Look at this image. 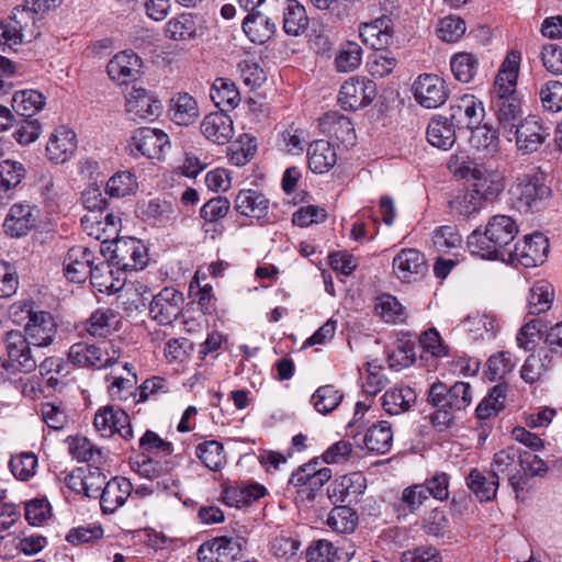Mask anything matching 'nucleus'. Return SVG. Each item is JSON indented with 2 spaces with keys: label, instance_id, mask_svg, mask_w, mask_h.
I'll list each match as a JSON object with an SVG mask.
<instances>
[{
  "label": "nucleus",
  "instance_id": "f257e3e1",
  "mask_svg": "<svg viewBox=\"0 0 562 562\" xmlns=\"http://www.w3.org/2000/svg\"><path fill=\"white\" fill-rule=\"evenodd\" d=\"M519 229L515 220L507 215H495L487 222L484 232L473 231L467 240L471 254L484 259L508 256L512 243Z\"/></svg>",
  "mask_w": 562,
  "mask_h": 562
},
{
  "label": "nucleus",
  "instance_id": "f03ea898",
  "mask_svg": "<svg viewBox=\"0 0 562 562\" xmlns=\"http://www.w3.org/2000/svg\"><path fill=\"white\" fill-rule=\"evenodd\" d=\"M510 191L519 207L526 212L540 210L551 195V189L546 184V173L540 167H532L517 175Z\"/></svg>",
  "mask_w": 562,
  "mask_h": 562
},
{
  "label": "nucleus",
  "instance_id": "7ed1b4c3",
  "mask_svg": "<svg viewBox=\"0 0 562 562\" xmlns=\"http://www.w3.org/2000/svg\"><path fill=\"white\" fill-rule=\"evenodd\" d=\"M103 256L111 252V263L122 271H137L147 266L148 255L146 246L136 238L125 237L111 240L105 247L100 246Z\"/></svg>",
  "mask_w": 562,
  "mask_h": 562
},
{
  "label": "nucleus",
  "instance_id": "20e7f679",
  "mask_svg": "<svg viewBox=\"0 0 562 562\" xmlns=\"http://www.w3.org/2000/svg\"><path fill=\"white\" fill-rule=\"evenodd\" d=\"M5 349L8 360L0 358V382L7 380L10 373H30L37 368V360L29 348L22 331L11 330L7 333Z\"/></svg>",
  "mask_w": 562,
  "mask_h": 562
},
{
  "label": "nucleus",
  "instance_id": "39448f33",
  "mask_svg": "<svg viewBox=\"0 0 562 562\" xmlns=\"http://www.w3.org/2000/svg\"><path fill=\"white\" fill-rule=\"evenodd\" d=\"M138 443L144 453H151L165 459L161 462L155 460L154 457H146L142 462H138V471L142 474L153 477L171 471L173 463L166 459L170 458L173 452L171 442L164 440L153 430H146Z\"/></svg>",
  "mask_w": 562,
  "mask_h": 562
},
{
  "label": "nucleus",
  "instance_id": "423d86ee",
  "mask_svg": "<svg viewBox=\"0 0 562 562\" xmlns=\"http://www.w3.org/2000/svg\"><path fill=\"white\" fill-rule=\"evenodd\" d=\"M67 357L75 367L101 370L116 363L120 352L109 342L80 341L70 346Z\"/></svg>",
  "mask_w": 562,
  "mask_h": 562
},
{
  "label": "nucleus",
  "instance_id": "0eeeda50",
  "mask_svg": "<svg viewBox=\"0 0 562 562\" xmlns=\"http://www.w3.org/2000/svg\"><path fill=\"white\" fill-rule=\"evenodd\" d=\"M428 402L446 414L465 409L472 403V387L468 382H456L448 386L443 382H435L428 391Z\"/></svg>",
  "mask_w": 562,
  "mask_h": 562
},
{
  "label": "nucleus",
  "instance_id": "6e6552de",
  "mask_svg": "<svg viewBox=\"0 0 562 562\" xmlns=\"http://www.w3.org/2000/svg\"><path fill=\"white\" fill-rule=\"evenodd\" d=\"M375 95L374 81L368 78L352 77L341 86L338 102L344 110L356 111L370 104Z\"/></svg>",
  "mask_w": 562,
  "mask_h": 562
},
{
  "label": "nucleus",
  "instance_id": "1a4fd4ad",
  "mask_svg": "<svg viewBox=\"0 0 562 562\" xmlns=\"http://www.w3.org/2000/svg\"><path fill=\"white\" fill-rule=\"evenodd\" d=\"M183 302L180 291L166 286L154 295L149 304V315L159 325H170L181 315Z\"/></svg>",
  "mask_w": 562,
  "mask_h": 562
},
{
  "label": "nucleus",
  "instance_id": "9d476101",
  "mask_svg": "<svg viewBox=\"0 0 562 562\" xmlns=\"http://www.w3.org/2000/svg\"><path fill=\"white\" fill-rule=\"evenodd\" d=\"M169 145V136L164 131L139 127L133 133L128 146L134 156L140 155L149 159H160L165 148Z\"/></svg>",
  "mask_w": 562,
  "mask_h": 562
},
{
  "label": "nucleus",
  "instance_id": "9b49d317",
  "mask_svg": "<svg viewBox=\"0 0 562 562\" xmlns=\"http://www.w3.org/2000/svg\"><path fill=\"white\" fill-rule=\"evenodd\" d=\"M93 425L102 437L119 434L124 440L128 441L134 436L130 416L125 411L114 405L100 408L94 415Z\"/></svg>",
  "mask_w": 562,
  "mask_h": 562
},
{
  "label": "nucleus",
  "instance_id": "f8f14e48",
  "mask_svg": "<svg viewBox=\"0 0 562 562\" xmlns=\"http://www.w3.org/2000/svg\"><path fill=\"white\" fill-rule=\"evenodd\" d=\"M548 252V238L542 233H533L525 236L524 240L515 244L508 256L519 265L531 268L543 263Z\"/></svg>",
  "mask_w": 562,
  "mask_h": 562
},
{
  "label": "nucleus",
  "instance_id": "ddd939ff",
  "mask_svg": "<svg viewBox=\"0 0 562 562\" xmlns=\"http://www.w3.org/2000/svg\"><path fill=\"white\" fill-rule=\"evenodd\" d=\"M125 106L130 119L156 120L161 113V102L156 95L144 88L132 87L125 94Z\"/></svg>",
  "mask_w": 562,
  "mask_h": 562
},
{
  "label": "nucleus",
  "instance_id": "4468645a",
  "mask_svg": "<svg viewBox=\"0 0 562 562\" xmlns=\"http://www.w3.org/2000/svg\"><path fill=\"white\" fill-rule=\"evenodd\" d=\"M449 120L458 130H472L484 119L483 103L472 94H464L450 104Z\"/></svg>",
  "mask_w": 562,
  "mask_h": 562
},
{
  "label": "nucleus",
  "instance_id": "2eb2a0df",
  "mask_svg": "<svg viewBox=\"0 0 562 562\" xmlns=\"http://www.w3.org/2000/svg\"><path fill=\"white\" fill-rule=\"evenodd\" d=\"M99 258L86 246L77 245L68 249L64 258V274L74 283L85 282Z\"/></svg>",
  "mask_w": 562,
  "mask_h": 562
},
{
  "label": "nucleus",
  "instance_id": "dca6fc26",
  "mask_svg": "<svg viewBox=\"0 0 562 562\" xmlns=\"http://www.w3.org/2000/svg\"><path fill=\"white\" fill-rule=\"evenodd\" d=\"M514 136L517 149L524 154L537 151L547 138L546 128L536 120L529 116L520 120L513 132H506V137L512 140Z\"/></svg>",
  "mask_w": 562,
  "mask_h": 562
},
{
  "label": "nucleus",
  "instance_id": "f3484780",
  "mask_svg": "<svg viewBox=\"0 0 562 562\" xmlns=\"http://www.w3.org/2000/svg\"><path fill=\"white\" fill-rule=\"evenodd\" d=\"M57 323L54 316L46 311L38 310L36 314L31 317V322L25 325L24 338L29 344L34 347H48L55 340L57 334Z\"/></svg>",
  "mask_w": 562,
  "mask_h": 562
},
{
  "label": "nucleus",
  "instance_id": "a211bd4d",
  "mask_svg": "<svg viewBox=\"0 0 562 562\" xmlns=\"http://www.w3.org/2000/svg\"><path fill=\"white\" fill-rule=\"evenodd\" d=\"M415 100L426 109H436L448 98L446 83L437 75H420L413 86Z\"/></svg>",
  "mask_w": 562,
  "mask_h": 562
},
{
  "label": "nucleus",
  "instance_id": "6ab92c4d",
  "mask_svg": "<svg viewBox=\"0 0 562 562\" xmlns=\"http://www.w3.org/2000/svg\"><path fill=\"white\" fill-rule=\"evenodd\" d=\"M40 211L34 205L15 203L7 214L3 228L11 237H22L30 233L37 224Z\"/></svg>",
  "mask_w": 562,
  "mask_h": 562
},
{
  "label": "nucleus",
  "instance_id": "aec40b11",
  "mask_svg": "<svg viewBox=\"0 0 562 562\" xmlns=\"http://www.w3.org/2000/svg\"><path fill=\"white\" fill-rule=\"evenodd\" d=\"M393 271L403 282H414L427 271L425 256L415 248H404L393 258Z\"/></svg>",
  "mask_w": 562,
  "mask_h": 562
},
{
  "label": "nucleus",
  "instance_id": "412c9836",
  "mask_svg": "<svg viewBox=\"0 0 562 562\" xmlns=\"http://www.w3.org/2000/svg\"><path fill=\"white\" fill-rule=\"evenodd\" d=\"M33 24L30 12L15 7L8 20L0 21V49H13L22 42L23 31Z\"/></svg>",
  "mask_w": 562,
  "mask_h": 562
},
{
  "label": "nucleus",
  "instance_id": "4be33fe9",
  "mask_svg": "<svg viewBox=\"0 0 562 562\" xmlns=\"http://www.w3.org/2000/svg\"><path fill=\"white\" fill-rule=\"evenodd\" d=\"M77 149L76 133L61 125L50 134L45 151L47 159L56 165L67 162Z\"/></svg>",
  "mask_w": 562,
  "mask_h": 562
},
{
  "label": "nucleus",
  "instance_id": "5701e85b",
  "mask_svg": "<svg viewBox=\"0 0 562 562\" xmlns=\"http://www.w3.org/2000/svg\"><path fill=\"white\" fill-rule=\"evenodd\" d=\"M367 488V480L361 472H352L336 479L328 488L334 503H357Z\"/></svg>",
  "mask_w": 562,
  "mask_h": 562
},
{
  "label": "nucleus",
  "instance_id": "b1692460",
  "mask_svg": "<svg viewBox=\"0 0 562 562\" xmlns=\"http://www.w3.org/2000/svg\"><path fill=\"white\" fill-rule=\"evenodd\" d=\"M81 225L88 235L102 240L101 246L104 247L117 235L121 220L106 210L100 214H86L81 218Z\"/></svg>",
  "mask_w": 562,
  "mask_h": 562
},
{
  "label": "nucleus",
  "instance_id": "393cba45",
  "mask_svg": "<svg viewBox=\"0 0 562 562\" xmlns=\"http://www.w3.org/2000/svg\"><path fill=\"white\" fill-rule=\"evenodd\" d=\"M318 126L323 134L334 138L345 147L356 144L357 137L351 121L338 112L325 113L319 119Z\"/></svg>",
  "mask_w": 562,
  "mask_h": 562
},
{
  "label": "nucleus",
  "instance_id": "a878e982",
  "mask_svg": "<svg viewBox=\"0 0 562 562\" xmlns=\"http://www.w3.org/2000/svg\"><path fill=\"white\" fill-rule=\"evenodd\" d=\"M519 54L514 52L508 54L495 77L491 98L518 97L516 87L519 71Z\"/></svg>",
  "mask_w": 562,
  "mask_h": 562
},
{
  "label": "nucleus",
  "instance_id": "bb28decb",
  "mask_svg": "<svg viewBox=\"0 0 562 562\" xmlns=\"http://www.w3.org/2000/svg\"><path fill=\"white\" fill-rule=\"evenodd\" d=\"M234 207L243 216L269 222V199L260 191L247 189L240 190L235 200Z\"/></svg>",
  "mask_w": 562,
  "mask_h": 562
},
{
  "label": "nucleus",
  "instance_id": "cd10ccee",
  "mask_svg": "<svg viewBox=\"0 0 562 562\" xmlns=\"http://www.w3.org/2000/svg\"><path fill=\"white\" fill-rule=\"evenodd\" d=\"M133 491L130 480L122 476L112 477L102 488L100 507L103 514H113L122 507Z\"/></svg>",
  "mask_w": 562,
  "mask_h": 562
},
{
  "label": "nucleus",
  "instance_id": "c85d7f7f",
  "mask_svg": "<svg viewBox=\"0 0 562 562\" xmlns=\"http://www.w3.org/2000/svg\"><path fill=\"white\" fill-rule=\"evenodd\" d=\"M356 443L360 448H366L370 452L384 454L389 452L393 445V432L391 424L381 420L371 425L366 434L358 438L355 437Z\"/></svg>",
  "mask_w": 562,
  "mask_h": 562
},
{
  "label": "nucleus",
  "instance_id": "c756f323",
  "mask_svg": "<svg viewBox=\"0 0 562 562\" xmlns=\"http://www.w3.org/2000/svg\"><path fill=\"white\" fill-rule=\"evenodd\" d=\"M202 134L212 143L224 145L234 135L233 120L224 111L212 112L201 122Z\"/></svg>",
  "mask_w": 562,
  "mask_h": 562
},
{
  "label": "nucleus",
  "instance_id": "7c9ffc66",
  "mask_svg": "<svg viewBox=\"0 0 562 562\" xmlns=\"http://www.w3.org/2000/svg\"><path fill=\"white\" fill-rule=\"evenodd\" d=\"M142 66L140 58L135 53L121 52L108 64L109 77L120 85H126L137 78Z\"/></svg>",
  "mask_w": 562,
  "mask_h": 562
},
{
  "label": "nucleus",
  "instance_id": "2f4dec72",
  "mask_svg": "<svg viewBox=\"0 0 562 562\" xmlns=\"http://www.w3.org/2000/svg\"><path fill=\"white\" fill-rule=\"evenodd\" d=\"M471 190L484 203L495 200L504 190V179L502 176L487 172L480 169H473L471 172Z\"/></svg>",
  "mask_w": 562,
  "mask_h": 562
},
{
  "label": "nucleus",
  "instance_id": "473e14b6",
  "mask_svg": "<svg viewBox=\"0 0 562 562\" xmlns=\"http://www.w3.org/2000/svg\"><path fill=\"white\" fill-rule=\"evenodd\" d=\"M491 104L499 127L505 133L513 132L522 114L520 98H491Z\"/></svg>",
  "mask_w": 562,
  "mask_h": 562
},
{
  "label": "nucleus",
  "instance_id": "72a5a7b5",
  "mask_svg": "<svg viewBox=\"0 0 562 562\" xmlns=\"http://www.w3.org/2000/svg\"><path fill=\"white\" fill-rule=\"evenodd\" d=\"M469 490L480 502H491L496 497L499 487V476L472 469L465 477Z\"/></svg>",
  "mask_w": 562,
  "mask_h": 562
},
{
  "label": "nucleus",
  "instance_id": "f704fd0d",
  "mask_svg": "<svg viewBox=\"0 0 562 562\" xmlns=\"http://www.w3.org/2000/svg\"><path fill=\"white\" fill-rule=\"evenodd\" d=\"M267 490L263 485L251 483L225 487L221 499L228 506L241 508L265 496Z\"/></svg>",
  "mask_w": 562,
  "mask_h": 562
},
{
  "label": "nucleus",
  "instance_id": "c9c22d12",
  "mask_svg": "<svg viewBox=\"0 0 562 562\" xmlns=\"http://www.w3.org/2000/svg\"><path fill=\"white\" fill-rule=\"evenodd\" d=\"M461 326L474 341L479 339L491 340L499 329L497 318L491 314L470 315L462 321Z\"/></svg>",
  "mask_w": 562,
  "mask_h": 562
},
{
  "label": "nucleus",
  "instance_id": "e433bc0d",
  "mask_svg": "<svg viewBox=\"0 0 562 562\" xmlns=\"http://www.w3.org/2000/svg\"><path fill=\"white\" fill-rule=\"evenodd\" d=\"M337 156L329 142L324 139L314 140L307 149L308 168L314 173H325L336 164Z\"/></svg>",
  "mask_w": 562,
  "mask_h": 562
},
{
  "label": "nucleus",
  "instance_id": "4c0bfd02",
  "mask_svg": "<svg viewBox=\"0 0 562 562\" xmlns=\"http://www.w3.org/2000/svg\"><path fill=\"white\" fill-rule=\"evenodd\" d=\"M112 266L110 259H102L92 267L89 279L91 285L101 293H115L124 285V281L115 277Z\"/></svg>",
  "mask_w": 562,
  "mask_h": 562
},
{
  "label": "nucleus",
  "instance_id": "58836bf2",
  "mask_svg": "<svg viewBox=\"0 0 562 562\" xmlns=\"http://www.w3.org/2000/svg\"><path fill=\"white\" fill-rule=\"evenodd\" d=\"M417 395L409 386H394L382 396V406L389 415H400L416 404Z\"/></svg>",
  "mask_w": 562,
  "mask_h": 562
},
{
  "label": "nucleus",
  "instance_id": "ea45409f",
  "mask_svg": "<svg viewBox=\"0 0 562 562\" xmlns=\"http://www.w3.org/2000/svg\"><path fill=\"white\" fill-rule=\"evenodd\" d=\"M210 98L220 111H231L240 101L236 85L227 78H216L211 87Z\"/></svg>",
  "mask_w": 562,
  "mask_h": 562
},
{
  "label": "nucleus",
  "instance_id": "a19ab883",
  "mask_svg": "<svg viewBox=\"0 0 562 562\" xmlns=\"http://www.w3.org/2000/svg\"><path fill=\"white\" fill-rule=\"evenodd\" d=\"M456 128L449 117H434L427 127V139L435 147L449 149L456 142Z\"/></svg>",
  "mask_w": 562,
  "mask_h": 562
},
{
  "label": "nucleus",
  "instance_id": "79ce46f5",
  "mask_svg": "<svg viewBox=\"0 0 562 562\" xmlns=\"http://www.w3.org/2000/svg\"><path fill=\"white\" fill-rule=\"evenodd\" d=\"M243 30L252 43L263 44L273 35L276 25L260 12H249L243 21Z\"/></svg>",
  "mask_w": 562,
  "mask_h": 562
},
{
  "label": "nucleus",
  "instance_id": "37998d69",
  "mask_svg": "<svg viewBox=\"0 0 562 562\" xmlns=\"http://www.w3.org/2000/svg\"><path fill=\"white\" fill-rule=\"evenodd\" d=\"M117 313L111 308H98L86 322V330L93 337H108L117 329Z\"/></svg>",
  "mask_w": 562,
  "mask_h": 562
},
{
  "label": "nucleus",
  "instance_id": "c03bdc74",
  "mask_svg": "<svg viewBox=\"0 0 562 562\" xmlns=\"http://www.w3.org/2000/svg\"><path fill=\"white\" fill-rule=\"evenodd\" d=\"M551 362L552 357L548 350L540 349L537 353H531L521 367V379L529 384L540 381L549 371Z\"/></svg>",
  "mask_w": 562,
  "mask_h": 562
},
{
  "label": "nucleus",
  "instance_id": "a18cd8bd",
  "mask_svg": "<svg viewBox=\"0 0 562 562\" xmlns=\"http://www.w3.org/2000/svg\"><path fill=\"white\" fill-rule=\"evenodd\" d=\"M46 98L37 90L16 91L12 98V106L16 114L23 117H32L45 105Z\"/></svg>",
  "mask_w": 562,
  "mask_h": 562
},
{
  "label": "nucleus",
  "instance_id": "49530a36",
  "mask_svg": "<svg viewBox=\"0 0 562 562\" xmlns=\"http://www.w3.org/2000/svg\"><path fill=\"white\" fill-rule=\"evenodd\" d=\"M172 121L178 125H190L199 116L196 101L187 92L178 93L171 99Z\"/></svg>",
  "mask_w": 562,
  "mask_h": 562
},
{
  "label": "nucleus",
  "instance_id": "de8ad7c7",
  "mask_svg": "<svg viewBox=\"0 0 562 562\" xmlns=\"http://www.w3.org/2000/svg\"><path fill=\"white\" fill-rule=\"evenodd\" d=\"M553 288L547 281H537L529 290L527 310L530 315H538L547 312L553 301Z\"/></svg>",
  "mask_w": 562,
  "mask_h": 562
},
{
  "label": "nucleus",
  "instance_id": "09e8293b",
  "mask_svg": "<svg viewBox=\"0 0 562 562\" xmlns=\"http://www.w3.org/2000/svg\"><path fill=\"white\" fill-rule=\"evenodd\" d=\"M283 15V30L289 35L297 36L308 26L305 8L297 0L286 1Z\"/></svg>",
  "mask_w": 562,
  "mask_h": 562
},
{
  "label": "nucleus",
  "instance_id": "8fccbe9b",
  "mask_svg": "<svg viewBox=\"0 0 562 562\" xmlns=\"http://www.w3.org/2000/svg\"><path fill=\"white\" fill-rule=\"evenodd\" d=\"M195 456L211 471H220L225 465L224 446L217 440H205L195 448Z\"/></svg>",
  "mask_w": 562,
  "mask_h": 562
},
{
  "label": "nucleus",
  "instance_id": "3c124183",
  "mask_svg": "<svg viewBox=\"0 0 562 562\" xmlns=\"http://www.w3.org/2000/svg\"><path fill=\"white\" fill-rule=\"evenodd\" d=\"M140 214L145 221L155 225H166L176 217V210L172 203L154 199L140 205Z\"/></svg>",
  "mask_w": 562,
  "mask_h": 562
},
{
  "label": "nucleus",
  "instance_id": "603ef678",
  "mask_svg": "<svg viewBox=\"0 0 562 562\" xmlns=\"http://www.w3.org/2000/svg\"><path fill=\"white\" fill-rule=\"evenodd\" d=\"M344 398V393L333 384L319 386L311 396V404L323 415L334 412Z\"/></svg>",
  "mask_w": 562,
  "mask_h": 562
},
{
  "label": "nucleus",
  "instance_id": "864d4df0",
  "mask_svg": "<svg viewBox=\"0 0 562 562\" xmlns=\"http://www.w3.org/2000/svg\"><path fill=\"white\" fill-rule=\"evenodd\" d=\"M450 68L454 78L463 83L472 81L479 69V59L468 52L454 54L450 59Z\"/></svg>",
  "mask_w": 562,
  "mask_h": 562
},
{
  "label": "nucleus",
  "instance_id": "5fc2aeb1",
  "mask_svg": "<svg viewBox=\"0 0 562 562\" xmlns=\"http://www.w3.org/2000/svg\"><path fill=\"white\" fill-rule=\"evenodd\" d=\"M195 20L190 13H182L170 19L165 25V34L172 41H188L195 36Z\"/></svg>",
  "mask_w": 562,
  "mask_h": 562
},
{
  "label": "nucleus",
  "instance_id": "6e6d98bb",
  "mask_svg": "<svg viewBox=\"0 0 562 562\" xmlns=\"http://www.w3.org/2000/svg\"><path fill=\"white\" fill-rule=\"evenodd\" d=\"M470 144L484 155H494L499 145L498 132L479 124L471 130Z\"/></svg>",
  "mask_w": 562,
  "mask_h": 562
},
{
  "label": "nucleus",
  "instance_id": "4d7b16f0",
  "mask_svg": "<svg viewBox=\"0 0 562 562\" xmlns=\"http://www.w3.org/2000/svg\"><path fill=\"white\" fill-rule=\"evenodd\" d=\"M328 527L337 533L352 532L358 525V515L349 506H335L328 517Z\"/></svg>",
  "mask_w": 562,
  "mask_h": 562
},
{
  "label": "nucleus",
  "instance_id": "13d9d810",
  "mask_svg": "<svg viewBox=\"0 0 562 562\" xmlns=\"http://www.w3.org/2000/svg\"><path fill=\"white\" fill-rule=\"evenodd\" d=\"M38 459L34 452L23 451L11 456L9 468L13 476L26 482L36 474Z\"/></svg>",
  "mask_w": 562,
  "mask_h": 562
},
{
  "label": "nucleus",
  "instance_id": "bf43d9fd",
  "mask_svg": "<svg viewBox=\"0 0 562 562\" xmlns=\"http://www.w3.org/2000/svg\"><path fill=\"white\" fill-rule=\"evenodd\" d=\"M69 453L78 462H94L99 463L103 459V451L101 448L95 447L86 437H69L68 438Z\"/></svg>",
  "mask_w": 562,
  "mask_h": 562
},
{
  "label": "nucleus",
  "instance_id": "052dcab7",
  "mask_svg": "<svg viewBox=\"0 0 562 562\" xmlns=\"http://www.w3.org/2000/svg\"><path fill=\"white\" fill-rule=\"evenodd\" d=\"M426 490L422 484H414L404 488L396 507L397 513L406 516L417 512L429 499Z\"/></svg>",
  "mask_w": 562,
  "mask_h": 562
},
{
  "label": "nucleus",
  "instance_id": "680f3d73",
  "mask_svg": "<svg viewBox=\"0 0 562 562\" xmlns=\"http://www.w3.org/2000/svg\"><path fill=\"white\" fill-rule=\"evenodd\" d=\"M137 189V180L134 173L124 170L114 173L106 182L105 193L111 198H124Z\"/></svg>",
  "mask_w": 562,
  "mask_h": 562
},
{
  "label": "nucleus",
  "instance_id": "e2e57ef3",
  "mask_svg": "<svg viewBox=\"0 0 562 562\" xmlns=\"http://www.w3.org/2000/svg\"><path fill=\"white\" fill-rule=\"evenodd\" d=\"M216 562H235L241 557L240 539L232 537H217L211 540Z\"/></svg>",
  "mask_w": 562,
  "mask_h": 562
},
{
  "label": "nucleus",
  "instance_id": "0e129e2a",
  "mask_svg": "<svg viewBox=\"0 0 562 562\" xmlns=\"http://www.w3.org/2000/svg\"><path fill=\"white\" fill-rule=\"evenodd\" d=\"M362 42L374 50H383L392 41V35L383 31L379 21L364 23L359 29Z\"/></svg>",
  "mask_w": 562,
  "mask_h": 562
},
{
  "label": "nucleus",
  "instance_id": "69168bd1",
  "mask_svg": "<svg viewBox=\"0 0 562 562\" xmlns=\"http://www.w3.org/2000/svg\"><path fill=\"white\" fill-rule=\"evenodd\" d=\"M505 391L502 385H495L488 395L484 397L475 409L479 419H486L498 414L504 407Z\"/></svg>",
  "mask_w": 562,
  "mask_h": 562
},
{
  "label": "nucleus",
  "instance_id": "338daca9",
  "mask_svg": "<svg viewBox=\"0 0 562 562\" xmlns=\"http://www.w3.org/2000/svg\"><path fill=\"white\" fill-rule=\"evenodd\" d=\"M24 166L15 160L0 162V189L8 192L16 188L25 177Z\"/></svg>",
  "mask_w": 562,
  "mask_h": 562
},
{
  "label": "nucleus",
  "instance_id": "774afa93",
  "mask_svg": "<svg viewBox=\"0 0 562 562\" xmlns=\"http://www.w3.org/2000/svg\"><path fill=\"white\" fill-rule=\"evenodd\" d=\"M362 60V49L355 42L342 44L339 54L335 59L336 68L341 72H349L360 66Z\"/></svg>",
  "mask_w": 562,
  "mask_h": 562
}]
</instances>
